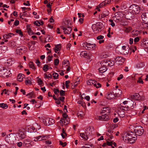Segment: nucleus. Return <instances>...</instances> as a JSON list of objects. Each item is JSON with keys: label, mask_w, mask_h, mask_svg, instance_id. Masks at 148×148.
<instances>
[{"label": "nucleus", "mask_w": 148, "mask_h": 148, "mask_svg": "<svg viewBox=\"0 0 148 148\" xmlns=\"http://www.w3.org/2000/svg\"><path fill=\"white\" fill-rule=\"evenodd\" d=\"M132 132H129L123 136V140L126 143H134L137 139V136H134Z\"/></svg>", "instance_id": "1"}, {"label": "nucleus", "mask_w": 148, "mask_h": 148, "mask_svg": "<svg viewBox=\"0 0 148 148\" xmlns=\"http://www.w3.org/2000/svg\"><path fill=\"white\" fill-rule=\"evenodd\" d=\"M92 130L91 128L90 127H88L86 129L84 133H80L79 136L84 140H86L88 138V136L91 135L92 134Z\"/></svg>", "instance_id": "2"}, {"label": "nucleus", "mask_w": 148, "mask_h": 148, "mask_svg": "<svg viewBox=\"0 0 148 148\" xmlns=\"http://www.w3.org/2000/svg\"><path fill=\"white\" fill-rule=\"evenodd\" d=\"M16 139L14 134L12 133L7 135L5 138V141L9 144H12Z\"/></svg>", "instance_id": "3"}, {"label": "nucleus", "mask_w": 148, "mask_h": 148, "mask_svg": "<svg viewBox=\"0 0 148 148\" xmlns=\"http://www.w3.org/2000/svg\"><path fill=\"white\" fill-rule=\"evenodd\" d=\"M134 136H136V135L139 136L143 134L144 132V130L143 127L141 126H138L136 127L134 129Z\"/></svg>", "instance_id": "4"}, {"label": "nucleus", "mask_w": 148, "mask_h": 148, "mask_svg": "<svg viewBox=\"0 0 148 148\" xmlns=\"http://www.w3.org/2000/svg\"><path fill=\"white\" fill-rule=\"evenodd\" d=\"M114 62L112 61L109 59H106L102 61L100 64L101 66H111L114 65Z\"/></svg>", "instance_id": "5"}, {"label": "nucleus", "mask_w": 148, "mask_h": 148, "mask_svg": "<svg viewBox=\"0 0 148 148\" xmlns=\"http://www.w3.org/2000/svg\"><path fill=\"white\" fill-rule=\"evenodd\" d=\"M129 11H131L134 14H138L140 11V7L138 5H133L130 7Z\"/></svg>", "instance_id": "6"}, {"label": "nucleus", "mask_w": 148, "mask_h": 148, "mask_svg": "<svg viewBox=\"0 0 148 148\" xmlns=\"http://www.w3.org/2000/svg\"><path fill=\"white\" fill-rule=\"evenodd\" d=\"M67 25H63L61 27L63 30V32L65 34H70L72 31V28L71 27L69 26V21H67Z\"/></svg>", "instance_id": "7"}, {"label": "nucleus", "mask_w": 148, "mask_h": 148, "mask_svg": "<svg viewBox=\"0 0 148 148\" xmlns=\"http://www.w3.org/2000/svg\"><path fill=\"white\" fill-rule=\"evenodd\" d=\"M103 26V25L102 24H98L97 23L96 24L93 25L92 28L94 32L95 33H97L101 31Z\"/></svg>", "instance_id": "8"}, {"label": "nucleus", "mask_w": 148, "mask_h": 148, "mask_svg": "<svg viewBox=\"0 0 148 148\" xmlns=\"http://www.w3.org/2000/svg\"><path fill=\"white\" fill-rule=\"evenodd\" d=\"M43 122L44 124L46 125H51L55 123L54 120L49 118L43 119Z\"/></svg>", "instance_id": "9"}, {"label": "nucleus", "mask_w": 148, "mask_h": 148, "mask_svg": "<svg viewBox=\"0 0 148 148\" xmlns=\"http://www.w3.org/2000/svg\"><path fill=\"white\" fill-rule=\"evenodd\" d=\"M17 134L21 139L24 138L26 136L25 131L23 129H20L17 133Z\"/></svg>", "instance_id": "10"}, {"label": "nucleus", "mask_w": 148, "mask_h": 148, "mask_svg": "<svg viewBox=\"0 0 148 148\" xmlns=\"http://www.w3.org/2000/svg\"><path fill=\"white\" fill-rule=\"evenodd\" d=\"M84 47L86 49L88 50H91L93 49L94 48L96 47L95 44H91L89 43L86 42L84 44Z\"/></svg>", "instance_id": "11"}, {"label": "nucleus", "mask_w": 148, "mask_h": 148, "mask_svg": "<svg viewBox=\"0 0 148 148\" xmlns=\"http://www.w3.org/2000/svg\"><path fill=\"white\" fill-rule=\"evenodd\" d=\"M80 56L81 57H84L87 59L90 60L92 56L90 54L86 52L83 51L81 52Z\"/></svg>", "instance_id": "12"}, {"label": "nucleus", "mask_w": 148, "mask_h": 148, "mask_svg": "<svg viewBox=\"0 0 148 148\" xmlns=\"http://www.w3.org/2000/svg\"><path fill=\"white\" fill-rule=\"evenodd\" d=\"M116 62L119 64H122L125 60V59L122 57H118L115 58Z\"/></svg>", "instance_id": "13"}, {"label": "nucleus", "mask_w": 148, "mask_h": 148, "mask_svg": "<svg viewBox=\"0 0 148 148\" xmlns=\"http://www.w3.org/2000/svg\"><path fill=\"white\" fill-rule=\"evenodd\" d=\"M125 17L127 19L130 20L134 18V14L131 11H130L126 14Z\"/></svg>", "instance_id": "14"}, {"label": "nucleus", "mask_w": 148, "mask_h": 148, "mask_svg": "<svg viewBox=\"0 0 148 148\" xmlns=\"http://www.w3.org/2000/svg\"><path fill=\"white\" fill-rule=\"evenodd\" d=\"M97 119L99 120L105 121H108L109 119V117L107 114H105L102 116H97Z\"/></svg>", "instance_id": "15"}, {"label": "nucleus", "mask_w": 148, "mask_h": 148, "mask_svg": "<svg viewBox=\"0 0 148 148\" xmlns=\"http://www.w3.org/2000/svg\"><path fill=\"white\" fill-rule=\"evenodd\" d=\"M141 16L142 19L144 22L148 23V12L143 13Z\"/></svg>", "instance_id": "16"}, {"label": "nucleus", "mask_w": 148, "mask_h": 148, "mask_svg": "<svg viewBox=\"0 0 148 148\" xmlns=\"http://www.w3.org/2000/svg\"><path fill=\"white\" fill-rule=\"evenodd\" d=\"M47 138V137L45 136L40 135L34 138L35 139L34 140L35 141H39L45 140Z\"/></svg>", "instance_id": "17"}, {"label": "nucleus", "mask_w": 148, "mask_h": 148, "mask_svg": "<svg viewBox=\"0 0 148 148\" xmlns=\"http://www.w3.org/2000/svg\"><path fill=\"white\" fill-rule=\"evenodd\" d=\"M23 52V47L22 46L17 47L16 49V53L17 55H21Z\"/></svg>", "instance_id": "18"}, {"label": "nucleus", "mask_w": 148, "mask_h": 148, "mask_svg": "<svg viewBox=\"0 0 148 148\" xmlns=\"http://www.w3.org/2000/svg\"><path fill=\"white\" fill-rule=\"evenodd\" d=\"M26 129L29 132L32 133L36 131L35 128L32 126L28 125L26 127Z\"/></svg>", "instance_id": "19"}, {"label": "nucleus", "mask_w": 148, "mask_h": 148, "mask_svg": "<svg viewBox=\"0 0 148 148\" xmlns=\"http://www.w3.org/2000/svg\"><path fill=\"white\" fill-rule=\"evenodd\" d=\"M114 92L112 93V92H108L106 95L107 98L109 99H112L116 97L114 93Z\"/></svg>", "instance_id": "20"}, {"label": "nucleus", "mask_w": 148, "mask_h": 148, "mask_svg": "<svg viewBox=\"0 0 148 148\" xmlns=\"http://www.w3.org/2000/svg\"><path fill=\"white\" fill-rule=\"evenodd\" d=\"M31 142L29 139H25L24 140L23 145L25 147H29L30 145H31Z\"/></svg>", "instance_id": "21"}, {"label": "nucleus", "mask_w": 148, "mask_h": 148, "mask_svg": "<svg viewBox=\"0 0 148 148\" xmlns=\"http://www.w3.org/2000/svg\"><path fill=\"white\" fill-rule=\"evenodd\" d=\"M118 114L120 117H123L125 116V112L124 111L120 108L119 109Z\"/></svg>", "instance_id": "22"}, {"label": "nucleus", "mask_w": 148, "mask_h": 148, "mask_svg": "<svg viewBox=\"0 0 148 148\" xmlns=\"http://www.w3.org/2000/svg\"><path fill=\"white\" fill-rule=\"evenodd\" d=\"M131 97L133 99L136 100H139L141 99L139 94L138 93H135Z\"/></svg>", "instance_id": "23"}, {"label": "nucleus", "mask_w": 148, "mask_h": 148, "mask_svg": "<svg viewBox=\"0 0 148 148\" xmlns=\"http://www.w3.org/2000/svg\"><path fill=\"white\" fill-rule=\"evenodd\" d=\"M114 92L116 97H120L122 93V91L121 90L117 89H115V92Z\"/></svg>", "instance_id": "24"}, {"label": "nucleus", "mask_w": 148, "mask_h": 148, "mask_svg": "<svg viewBox=\"0 0 148 148\" xmlns=\"http://www.w3.org/2000/svg\"><path fill=\"white\" fill-rule=\"evenodd\" d=\"M110 109V108L109 107H103L101 113H104L105 112H106L107 113H109Z\"/></svg>", "instance_id": "25"}, {"label": "nucleus", "mask_w": 148, "mask_h": 148, "mask_svg": "<svg viewBox=\"0 0 148 148\" xmlns=\"http://www.w3.org/2000/svg\"><path fill=\"white\" fill-rule=\"evenodd\" d=\"M102 67L99 69V71L101 73H103L106 72L107 69L106 66H101Z\"/></svg>", "instance_id": "26"}, {"label": "nucleus", "mask_w": 148, "mask_h": 148, "mask_svg": "<svg viewBox=\"0 0 148 148\" xmlns=\"http://www.w3.org/2000/svg\"><path fill=\"white\" fill-rule=\"evenodd\" d=\"M95 83H97V82L95 80L92 79H89L87 82V84L88 85H90L92 84H93L94 86Z\"/></svg>", "instance_id": "27"}, {"label": "nucleus", "mask_w": 148, "mask_h": 148, "mask_svg": "<svg viewBox=\"0 0 148 148\" xmlns=\"http://www.w3.org/2000/svg\"><path fill=\"white\" fill-rule=\"evenodd\" d=\"M61 48V45L60 44H58L55 45V48H54V49L55 50V52L57 53V51H60V49Z\"/></svg>", "instance_id": "28"}, {"label": "nucleus", "mask_w": 148, "mask_h": 148, "mask_svg": "<svg viewBox=\"0 0 148 148\" xmlns=\"http://www.w3.org/2000/svg\"><path fill=\"white\" fill-rule=\"evenodd\" d=\"M140 32L138 30H134L132 31V33L133 36L135 37L138 36L140 34Z\"/></svg>", "instance_id": "29"}, {"label": "nucleus", "mask_w": 148, "mask_h": 148, "mask_svg": "<svg viewBox=\"0 0 148 148\" xmlns=\"http://www.w3.org/2000/svg\"><path fill=\"white\" fill-rule=\"evenodd\" d=\"M120 108L124 111H128L130 109V108L129 107L126 105H125V106H121Z\"/></svg>", "instance_id": "30"}, {"label": "nucleus", "mask_w": 148, "mask_h": 148, "mask_svg": "<svg viewBox=\"0 0 148 148\" xmlns=\"http://www.w3.org/2000/svg\"><path fill=\"white\" fill-rule=\"evenodd\" d=\"M23 75L19 74L17 76V79L18 81H21L23 78Z\"/></svg>", "instance_id": "31"}, {"label": "nucleus", "mask_w": 148, "mask_h": 148, "mask_svg": "<svg viewBox=\"0 0 148 148\" xmlns=\"http://www.w3.org/2000/svg\"><path fill=\"white\" fill-rule=\"evenodd\" d=\"M6 71L4 73V74L5 75L6 77H8L11 75V73L9 70H6Z\"/></svg>", "instance_id": "32"}, {"label": "nucleus", "mask_w": 148, "mask_h": 148, "mask_svg": "<svg viewBox=\"0 0 148 148\" xmlns=\"http://www.w3.org/2000/svg\"><path fill=\"white\" fill-rule=\"evenodd\" d=\"M0 107L3 109H5L8 107V106L6 104L2 103H0Z\"/></svg>", "instance_id": "33"}, {"label": "nucleus", "mask_w": 148, "mask_h": 148, "mask_svg": "<svg viewBox=\"0 0 148 148\" xmlns=\"http://www.w3.org/2000/svg\"><path fill=\"white\" fill-rule=\"evenodd\" d=\"M113 131L112 130H110L109 131V132L110 133V135H109V137L107 139V140H111V139L113 138V137L111 135V133H112Z\"/></svg>", "instance_id": "34"}, {"label": "nucleus", "mask_w": 148, "mask_h": 148, "mask_svg": "<svg viewBox=\"0 0 148 148\" xmlns=\"http://www.w3.org/2000/svg\"><path fill=\"white\" fill-rule=\"evenodd\" d=\"M29 67L32 69L35 70L36 68L34 66V64L32 62H30L29 64Z\"/></svg>", "instance_id": "35"}, {"label": "nucleus", "mask_w": 148, "mask_h": 148, "mask_svg": "<svg viewBox=\"0 0 148 148\" xmlns=\"http://www.w3.org/2000/svg\"><path fill=\"white\" fill-rule=\"evenodd\" d=\"M143 26L141 27L144 28L146 29H148V23L144 22V24L142 23Z\"/></svg>", "instance_id": "36"}, {"label": "nucleus", "mask_w": 148, "mask_h": 148, "mask_svg": "<svg viewBox=\"0 0 148 148\" xmlns=\"http://www.w3.org/2000/svg\"><path fill=\"white\" fill-rule=\"evenodd\" d=\"M26 96H28V98H30L34 97V92H32L30 93H28Z\"/></svg>", "instance_id": "37"}, {"label": "nucleus", "mask_w": 148, "mask_h": 148, "mask_svg": "<svg viewBox=\"0 0 148 148\" xmlns=\"http://www.w3.org/2000/svg\"><path fill=\"white\" fill-rule=\"evenodd\" d=\"M143 45L145 46V47L147 48L148 46V40L144 39L143 40Z\"/></svg>", "instance_id": "38"}, {"label": "nucleus", "mask_w": 148, "mask_h": 148, "mask_svg": "<svg viewBox=\"0 0 148 148\" xmlns=\"http://www.w3.org/2000/svg\"><path fill=\"white\" fill-rule=\"evenodd\" d=\"M43 69L45 72H47L49 69L48 66L47 65H45L43 68Z\"/></svg>", "instance_id": "39"}, {"label": "nucleus", "mask_w": 148, "mask_h": 148, "mask_svg": "<svg viewBox=\"0 0 148 148\" xmlns=\"http://www.w3.org/2000/svg\"><path fill=\"white\" fill-rule=\"evenodd\" d=\"M105 5H106L104 3L103 1L99 5L97 6V8L98 9L99 8H101Z\"/></svg>", "instance_id": "40"}, {"label": "nucleus", "mask_w": 148, "mask_h": 148, "mask_svg": "<svg viewBox=\"0 0 148 148\" xmlns=\"http://www.w3.org/2000/svg\"><path fill=\"white\" fill-rule=\"evenodd\" d=\"M101 84L97 82V83H95V84L94 86H95L97 88H99L101 87Z\"/></svg>", "instance_id": "41"}, {"label": "nucleus", "mask_w": 148, "mask_h": 148, "mask_svg": "<svg viewBox=\"0 0 148 148\" xmlns=\"http://www.w3.org/2000/svg\"><path fill=\"white\" fill-rule=\"evenodd\" d=\"M16 32L18 33L19 34V35L21 36H22L23 35L22 32L21 31V30L20 29H17L16 30Z\"/></svg>", "instance_id": "42"}, {"label": "nucleus", "mask_w": 148, "mask_h": 148, "mask_svg": "<svg viewBox=\"0 0 148 148\" xmlns=\"http://www.w3.org/2000/svg\"><path fill=\"white\" fill-rule=\"evenodd\" d=\"M77 114L78 117L80 118L83 117L84 115V114L82 112H80L79 113H78Z\"/></svg>", "instance_id": "43"}, {"label": "nucleus", "mask_w": 148, "mask_h": 148, "mask_svg": "<svg viewBox=\"0 0 148 148\" xmlns=\"http://www.w3.org/2000/svg\"><path fill=\"white\" fill-rule=\"evenodd\" d=\"M70 119L69 118L65 119L64 122V125H66L69 123Z\"/></svg>", "instance_id": "44"}, {"label": "nucleus", "mask_w": 148, "mask_h": 148, "mask_svg": "<svg viewBox=\"0 0 148 148\" xmlns=\"http://www.w3.org/2000/svg\"><path fill=\"white\" fill-rule=\"evenodd\" d=\"M58 74L57 73H55L53 74V77L55 79H58Z\"/></svg>", "instance_id": "45"}, {"label": "nucleus", "mask_w": 148, "mask_h": 148, "mask_svg": "<svg viewBox=\"0 0 148 148\" xmlns=\"http://www.w3.org/2000/svg\"><path fill=\"white\" fill-rule=\"evenodd\" d=\"M86 145L88 148H92L93 147V145L91 143H89L88 144H87Z\"/></svg>", "instance_id": "46"}, {"label": "nucleus", "mask_w": 148, "mask_h": 148, "mask_svg": "<svg viewBox=\"0 0 148 148\" xmlns=\"http://www.w3.org/2000/svg\"><path fill=\"white\" fill-rule=\"evenodd\" d=\"M137 82L138 83H141L142 84H143L144 82L142 80L141 77H139L138 78V79L137 80Z\"/></svg>", "instance_id": "47"}, {"label": "nucleus", "mask_w": 148, "mask_h": 148, "mask_svg": "<svg viewBox=\"0 0 148 148\" xmlns=\"http://www.w3.org/2000/svg\"><path fill=\"white\" fill-rule=\"evenodd\" d=\"M65 91L63 90H61L60 91V95L61 96H64L65 95Z\"/></svg>", "instance_id": "48"}, {"label": "nucleus", "mask_w": 148, "mask_h": 148, "mask_svg": "<svg viewBox=\"0 0 148 148\" xmlns=\"http://www.w3.org/2000/svg\"><path fill=\"white\" fill-rule=\"evenodd\" d=\"M25 83L26 84H31V81L28 79H26L25 81Z\"/></svg>", "instance_id": "49"}, {"label": "nucleus", "mask_w": 148, "mask_h": 148, "mask_svg": "<svg viewBox=\"0 0 148 148\" xmlns=\"http://www.w3.org/2000/svg\"><path fill=\"white\" fill-rule=\"evenodd\" d=\"M34 24L35 25L38 26H39L40 25H41V23L38 21H35L34 22Z\"/></svg>", "instance_id": "50"}, {"label": "nucleus", "mask_w": 148, "mask_h": 148, "mask_svg": "<svg viewBox=\"0 0 148 148\" xmlns=\"http://www.w3.org/2000/svg\"><path fill=\"white\" fill-rule=\"evenodd\" d=\"M53 91L54 92V93L56 95H58V94L59 93V90L58 89L55 88L53 90Z\"/></svg>", "instance_id": "51"}, {"label": "nucleus", "mask_w": 148, "mask_h": 148, "mask_svg": "<svg viewBox=\"0 0 148 148\" xmlns=\"http://www.w3.org/2000/svg\"><path fill=\"white\" fill-rule=\"evenodd\" d=\"M104 36L102 35H100L97 37V39L98 40L102 39L104 38Z\"/></svg>", "instance_id": "52"}, {"label": "nucleus", "mask_w": 148, "mask_h": 148, "mask_svg": "<svg viewBox=\"0 0 148 148\" xmlns=\"http://www.w3.org/2000/svg\"><path fill=\"white\" fill-rule=\"evenodd\" d=\"M58 99L59 101H61L62 102L64 101L65 100V97H59Z\"/></svg>", "instance_id": "53"}, {"label": "nucleus", "mask_w": 148, "mask_h": 148, "mask_svg": "<svg viewBox=\"0 0 148 148\" xmlns=\"http://www.w3.org/2000/svg\"><path fill=\"white\" fill-rule=\"evenodd\" d=\"M59 60L58 59H56L54 60V64L55 65H57L59 63Z\"/></svg>", "instance_id": "54"}, {"label": "nucleus", "mask_w": 148, "mask_h": 148, "mask_svg": "<svg viewBox=\"0 0 148 148\" xmlns=\"http://www.w3.org/2000/svg\"><path fill=\"white\" fill-rule=\"evenodd\" d=\"M59 144L60 145H62L63 147H64L66 145V143H63L62 141H59Z\"/></svg>", "instance_id": "55"}, {"label": "nucleus", "mask_w": 148, "mask_h": 148, "mask_svg": "<svg viewBox=\"0 0 148 148\" xmlns=\"http://www.w3.org/2000/svg\"><path fill=\"white\" fill-rule=\"evenodd\" d=\"M15 42L13 41H11L10 43V45L12 47H14L16 45Z\"/></svg>", "instance_id": "56"}, {"label": "nucleus", "mask_w": 148, "mask_h": 148, "mask_svg": "<svg viewBox=\"0 0 148 148\" xmlns=\"http://www.w3.org/2000/svg\"><path fill=\"white\" fill-rule=\"evenodd\" d=\"M38 83L39 85H41L42 83V81L39 78L38 80Z\"/></svg>", "instance_id": "57"}, {"label": "nucleus", "mask_w": 148, "mask_h": 148, "mask_svg": "<svg viewBox=\"0 0 148 148\" xmlns=\"http://www.w3.org/2000/svg\"><path fill=\"white\" fill-rule=\"evenodd\" d=\"M70 82L69 81H66L65 82V84L66 85V88H68V86H69V85H68V84Z\"/></svg>", "instance_id": "58"}, {"label": "nucleus", "mask_w": 148, "mask_h": 148, "mask_svg": "<svg viewBox=\"0 0 148 148\" xmlns=\"http://www.w3.org/2000/svg\"><path fill=\"white\" fill-rule=\"evenodd\" d=\"M140 40L139 38L138 37L135 38L134 40V42H138Z\"/></svg>", "instance_id": "59"}, {"label": "nucleus", "mask_w": 148, "mask_h": 148, "mask_svg": "<svg viewBox=\"0 0 148 148\" xmlns=\"http://www.w3.org/2000/svg\"><path fill=\"white\" fill-rule=\"evenodd\" d=\"M23 5L27 6H30V4L29 3V1H26V3L25 2H24L23 3Z\"/></svg>", "instance_id": "60"}, {"label": "nucleus", "mask_w": 148, "mask_h": 148, "mask_svg": "<svg viewBox=\"0 0 148 148\" xmlns=\"http://www.w3.org/2000/svg\"><path fill=\"white\" fill-rule=\"evenodd\" d=\"M123 75L121 74L117 78V80L118 81L120 80L121 79L123 78Z\"/></svg>", "instance_id": "61"}, {"label": "nucleus", "mask_w": 148, "mask_h": 148, "mask_svg": "<svg viewBox=\"0 0 148 148\" xmlns=\"http://www.w3.org/2000/svg\"><path fill=\"white\" fill-rule=\"evenodd\" d=\"M28 32L29 34H34L30 28L28 29Z\"/></svg>", "instance_id": "62"}, {"label": "nucleus", "mask_w": 148, "mask_h": 148, "mask_svg": "<svg viewBox=\"0 0 148 148\" xmlns=\"http://www.w3.org/2000/svg\"><path fill=\"white\" fill-rule=\"evenodd\" d=\"M44 74L45 75V78L49 79V78L51 77V75L50 74H49L48 75H47L45 74Z\"/></svg>", "instance_id": "63"}, {"label": "nucleus", "mask_w": 148, "mask_h": 148, "mask_svg": "<svg viewBox=\"0 0 148 148\" xmlns=\"http://www.w3.org/2000/svg\"><path fill=\"white\" fill-rule=\"evenodd\" d=\"M7 146L6 145H1L0 148H7Z\"/></svg>", "instance_id": "64"}]
</instances>
